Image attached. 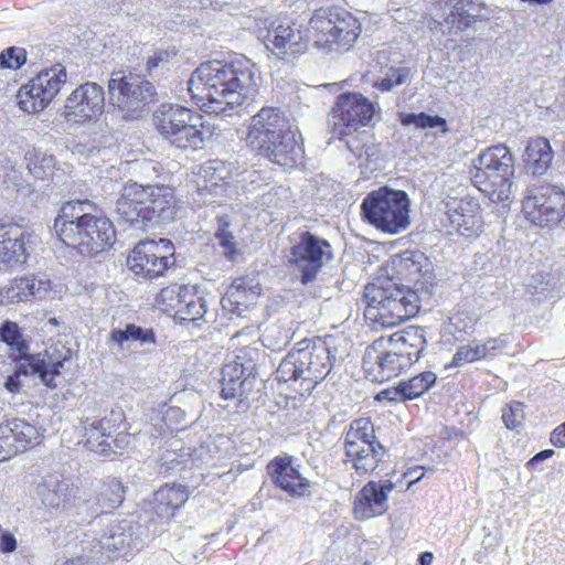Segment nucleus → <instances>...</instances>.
Here are the masks:
<instances>
[{
    "instance_id": "obj_1",
    "label": "nucleus",
    "mask_w": 565,
    "mask_h": 565,
    "mask_svg": "<svg viewBox=\"0 0 565 565\" xmlns=\"http://www.w3.org/2000/svg\"><path fill=\"white\" fill-rule=\"evenodd\" d=\"M398 276L413 282V289H405L391 278L367 284L364 288L366 302L364 316L391 328L402 324L416 316L422 296L430 297L436 286L431 262L419 250H405L393 260Z\"/></svg>"
},
{
    "instance_id": "obj_2",
    "label": "nucleus",
    "mask_w": 565,
    "mask_h": 565,
    "mask_svg": "<svg viewBox=\"0 0 565 565\" xmlns=\"http://www.w3.org/2000/svg\"><path fill=\"white\" fill-rule=\"evenodd\" d=\"M259 79L257 66L248 58L230 63L213 60L196 67L188 81V90L204 111L226 116L244 104L250 105Z\"/></svg>"
},
{
    "instance_id": "obj_3",
    "label": "nucleus",
    "mask_w": 565,
    "mask_h": 565,
    "mask_svg": "<svg viewBox=\"0 0 565 565\" xmlns=\"http://www.w3.org/2000/svg\"><path fill=\"white\" fill-rule=\"evenodd\" d=\"M116 213L120 223L138 231L150 223L170 222L175 214L174 191L167 185L126 190L116 202Z\"/></svg>"
},
{
    "instance_id": "obj_4",
    "label": "nucleus",
    "mask_w": 565,
    "mask_h": 565,
    "mask_svg": "<svg viewBox=\"0 0 565 565\" xmlns=\"http://www.w3.org/2000/svg\"><path fill=\"white\" fill-rule=\"evenodd\" d=\"M470 174L473 185L492 202H505L510 199L513 186L512 153L503 145L489 147L473 161Z\"/></svg>"
},
{
    "instance_id": "obj_5",
    "label": "nucleus",
    "mask_w": 565,
    "mask_h": 565,
    "mask_svg": "<svg viewBox=\"0 0 565 565\" xmlns=\"http://www.w3.org/2000/svg\"><path fill=\"white\" fill-rule=\"evenodd\" d=\"M409 212L408 194L387 186L371 191L361 203L363 221L390 235L399 234L409 226Z\"/></svg>"
},
{
    "instance_id": "obj_6",
    "label": "nucleus",
    "mask_w": 565,
    "mask_h": 565,
    "mask_svg": "<svg viewBox=\"0 0 565 565\" xmlns=\"http://www.w3.org/2000/svg\"><path fill=\"white\" fill-rule=\"evenodd\" d=\"M343 448L344 463L360 477L373 473L386 455V448L376 437L373 422L366 417L351 422Z\"/></svg>"
},
{
    "instance_id": "obj_7",
    "label": "nucleus",
    "mask_w": 565,
    "mask_h": 565,
    "mask_svg": "<svg viewBox=\"0 0 565 565\" xmlns=\"http://www.w3.org/2000/svg\"><path fill=\"white\" fill-rule=\"evenodd\" d=\"M108 94L110 105L121 118L132 120L139 118L145 107L154 100L156 88L141 75L119 70L111 73Z\"/></svg>"
},
{
    "instance_id": "obj_8",
    "label": "nucleus",
    "mask_w": 565,
    "mask_h": 565,
    "mask_svg": "<svg viewBox=\"0 0 565 565\" xmlns=\"http://www.w3.org/2000/svg\"><path fill=\"white\" fill-rule=\"evenodd\" d=\"M201 116L186 107L161 105L153 114V125L159 134L179 149H196L203 143Z\"/></svg>"
},
{
    "instance_id": "obj_9",
    "label": "nucleus",
    "mask_w": 565,
    "mask_h": 565,
    "mask_svg": "<svg viewBox=\"0 0 565 565\" xmlns=\"http://www.w3.org/2000/svg\"><path fill=\"white\" fill-rule=\"evenodd\" d=\"M332 259L333 250L327 239L309 231L294 234L288 262L302 285L315 281L323 266Z\"/></svg>"
},
{
    "instance_id": "obj_10",
    "label": "nucleus",
    "mask_w": 565,
    "mask_h": 565,
    "mask_svg": "<svg viewBox=\"0 0 565 565\" xmlns=\"http://www.w3.org/2000/svg\"><path fill=\"white\" fill-rule=\"evenodd\" d=\"M523 211L537 226H554L565 222V191L556 185L534 183L526 190Z\"/></svg>"
},
{
    "instance_id": "obj_11",
    "label": "nucleus",
    "mask_w": 565,
    "mask_h": 565,
    "mask_svg": "<svg viewBox=\"0 0 565 565\" xmlns=\"http://www.w3.org/2000/svg\"><path fill=\"white\" fill-rule=\"evenodd\" d=\"M375 105L361 93L340 94L331 108L332 135L338 139L352 136L361 127L370 125Z\"/></svg>"
},
{
    "instance_id": "obj_12",
    "label": "nucleus",
    "mask_w": 565,
    "mask_h": 565,
    "mask_svg": "<svg viewBox=\"0 0 565 565\" xmlns=\"http://www.w3.org/2000/svg\"><path fill=\"white\" fill-rule=\"evenodd\" d=\"M174 263V246L168 238L141 241L127 257V266L140 279L163 276Z\"/></svg>"
},
{
    "instance_id": "obj_13",
    "label": "nucleus",
    "mask_w": 565,
    "mask_h": 565,
    "mask_svg": "<svg viewBox=\"0 0 565 565\" xmlns=\"http://www.w3.org/2000/svg\"><path fill=\"white\" fill-rule=\"evenodd\" d=\"M66 78V70L61 64L40 72L20 87L17 95L20 108L26 113L43 110L60 92Z\"/></svg>"
},
{
    "instance_id": "obj_14",
    "label": "nucleus",
    "mask_w": 565,
    "mask_h": 565,
    "mask_svg": "<svg viewBox=\"0 0 565 565\" xmlns=\"http://www.w3.org/2000/svg\"><path fill=\"white\" fill-rule=\"evenodd\" d=\"M403 480H370L355 494L352 502V516L356 521H366L384 515L388 511V495Z\"/></svg>"
},
{
    "instance_id": "obj_15",
    "label": "nucleus",
    "mask_w": 565,
    "mask_h": 565,
    "mask_svg": "<svg viewBox=\"0 0 565 565\" xmlns=\"http://www.w3.org/2000/svg\"><path fill=\"white\" fill-rule=\"evenodd\" d=\"M265 46L278 58L291 61L308 49L307 34L289 20H275L267 28Z\"/></svg>"
},
{
    "instance_id": "obj_16",
    "label": "nucleus",
    "mask_w": 565,
    "mask_h": 565,
    "mask_svg": "<svg viewBox=\"0 0 565 565\" xmlns=\"http://www.w3.org/2000/svg\"><path fill=\"white\" fill-rule=\"evenodd\" d=\"M40 428L23 418L0 422V462L23 454L41 443Z\"/></svg>"
},
{
    "instance_id": "obj_17",
    "label": "nucleus",
    "mask_w": 565,
    "mask_h": 565,
    "mask_svg": "<svg viewBox=\"0 0 565 565\" xmlns=\"http://www.w3.org/2000/svg\"><path fill=\"white\" fill-rule=\"evenodd\" d=\"M104 88L94 82H86L75 88L64 105L66 120L86 122L97 119L104 111Z\"/></svg>"
},
{
    "instance_id": "obj_18",
    "label": "nucleus",
    "mask_w": 565,
    "mask_h": 565,
    "mask_svg": "<svg viewBox=\"0 0 565 565\" xmlns=\"http://www.w3.org/2000/svg\"><path fill=\"white\" fill-rule=\"evenodd\" d=\"M194 201L214 203L227 196L234 180L230 164L221 160H209L200 167Z\"/></svg>"
},
{
    "instance_id": "obj_19",
    "label": "nucleus",
    "mask_w": 565,
    "mask_h": 565,
    "mask_svg": "<svg viewBox=\"0 0 565 565\" xmlns=\"http://www.w3.org/2000/svg\"><path fill=\"white\" fill-rule=\"evenodd\" d=\"M96 205L89 200L65 202L58 212L53 230L58 239L72 247L82 231L87 230L88 220L96 212Z\"/></svg>"
},
{
    "instance_id": "obj_20",
    "label": "nucleus",
    "mask_w": 565,
    "mask_h": 565,
    "mask_svg": "<svg viewBox=\"0 0 565 565\" xmlns=\"http://www.w3.org/2000/svg\"><path fill=\"white\" fill-rule=\"evenodd\" d=\"M267 473L275 488L279 489L288 497L299 499L308 497L311 493V482L301 475L294 465V458L290 455L276 456L266 466Z\"/></svg>"
},
{
    "instance_id": "obj_21",
    "label": "nucleus",
    "mask_w": 565,
    "mask_h": 565,
    "mask_svg": "<svg viewBox=\"0 0 565 565\" xmlns=\"http://www.w3.org/2000/svg\"><path fill=\"white\" fill-rule=\"evenodd\" d=\"M88 223L87 230L81 232L72 246L83 256H94L104 252L113 245L116 237L111 221L102 215L97 207Z\"/></svg>"
},
{
    "instance_id": "obj_22",
    "label": "nucleus",
    "mask_w": 565,
    "mask_h": 565,
    "mask_svg": "<svg viewBox=\"0 0 565 565\" xmlns=\"http://www.w3.org/2000/svg\"><path fill=\"white\" fill-rule=\"evenodd\" d=\"M243 356L236 355L232 362L224 364L221 379V397L225 401L247 399L253 392L257 377L253 369L246 366Z\"/></svg>"
},
{
    "instance_id": "obj_23",
    "label": "nucleus",
    "mask_w": 565,
    "mask_h": 565,
    "mask_svg": "<svg viewBox=\"0 0 565 565\" xmlns=\"http://www.w3.org/2000/svg\"><path fill=\"white\" fill-rule=\"evenodd\" d=\"M40 355H18L17 369L14 373L7 377L4 387L10 393H19L21 388V375H36L42 383L50 387L55 388V379L61 375L60 367L62 362L47 364L39 359Z\"/></svg>"
},
{
    "instance_id": "obj_24",
    "label": "nucleus",
    "mask_w": 565,
    "mask_h": 565,
    "mask_svg": "<svg viewBox=\"0 0 565 565\" xmlns=\"http://www.w3.org/2000/svg\"><path fill=\"white\" fill-rule=\"evenodd\" d=\"M287 128H290L289 120L278 108L264 107L252 117L246 137L247 145L253 150L264 147L270 138L279 137Z\"/></svg>"
},
{
    "instance_id": "obj_25",
    "label": "nucleus",
    "mask_w": 565,
    "mask_h": 565,
    "mask_svg": "<svg viewBox=\"0 0 565 565\" xmlns=\"http://www.w3.org/2000/svg\"><path fill=\"white\" fill-rule=\"evenodd\" d=\"M103 424L100 428L105 431L104 436L110 449L107 459L116 460L128 455L134 449V436L129 431L125 413L111 409L103 417Z\"/></svg>"
},
{
    "instance_id": "obj_26",
    "label": "nucleus",
    "mask_w": 565,
    "mask_h": 565,
    "mask_svg": "<svg viewBox=\"0 0 565 565\" xmlns=\"http://www.w3.org/2000/svg\"><path fill=\"white\" fill-rule=\"evenodd\" d=\"M190 498L189 487L177 483L167 482L154 491L152 498V511L157 519L161 522L172 521L178 512L185 505Z\"/></svg>"
},
{
    "instance_id": "obj_27",
    "label": "nucleus",
    "mask_w": 565,
    "mask_h": 565,
    "mask_svg": "<svg viewBox=\"0 0 565 565\" xmlns=\"http://www.w3.org/2000/svg\"><path fill=\"white\" fill-rule=\"evenodd\" d=\"M446 215L451 226L461 235L470 236L482 232L480 205L470 198L448 202Z\"/></svg>"
},
{
    "instance_id": "obj_28",
    "label": "nucleus",
    "mask_w": 565,
    "mask_h": 565,
    "mask_svg": "<svg viewBox=\"0 0 565 565\" xmlns=\"http://www.w3.org/2000/svg\"><path fill=\"white\" fill-rule=\"evenodd\" d=\"M29 236L28 232L18 224L0 225V269L25 263V242Z\"/></svg>"
},
{
    "instance_id": "obj_29",
    "label": "nucleus",
    "mask_w": 565,
    "mask_h": 565,
    "mask_svg": "<svg viewBox=\"0 0 565 565\" xmlns=\"http://www.w3.org/2000/svg\"><path fill=\"white\" fill-rule=\"evenodd\" d=\"M254 150L269 161L285 167L296 164L302 154L301 147L297 143L295 134L290 128L279 134V137L270 138L264 147H257Z\"/></svg>"
},
{
    "instance_id": "obj_30",
    "label": "nucleus",
    "mask_w": 565,
    "mask_h": 565,
    "mask_svg": "<svg viewBox=\"0 0 565 565\" xmlns=\"http://www.w3.org/2000/svg\"><path fill=\"white\" fill-rule=\"evenodd\" d=\"M437 381L434 372L425 371L408 380L401 381L396 386L387 387L376 395L380 402H406L424 395Z\"/></svg>"
},
{
    "instance_id": "obj_31",
    "label": "nucleus",
    "mask_w": 565,
    "mask_h": 565,
    "mask_svg": "<svg viewBox=\"0 0 565 565\" xmlns=\"http://www.w3.org/2000/svg\"><path fill=\"white\" fill-rule=\"evenodd\" d=\"M51 288L50 280L35 276L15 278L0 290V303L9 305L42 299Z\"/></svg>"
},
{
    "instance_id": "obj_32",
    "label": "nucleus",
    "mask_w": 565,
    "mask_h": 565,
    "mask_svg": "<svg viewBox=\"0 0 565 565\" xmlns=\"http://www.w3.org/2000/svg\"><path fill=\"white\" fill-rule=\"evenodd\" d=\"M252 282L253 280L247 277L234 279L221 299L222 307L241 316L260 294L259 286Z\"/></svg>"
},
{
    "instance_id": "obj_33",
    "label": "nucleus",
    "mask_w": 565,
    "mask_h": 565,
    "mask_svg": "<svg viewBox=\"0 0 565 565\" xmlns=\"http://www.w3.org/2000/svg\"><path fill=\"white\" fill-rule=\"evenodd\" d=\"M446 7L449 13L444 23L449 29L465 30L481 18L483 6L477 0H447Z\"/></svg>"
},
{
    "instance_id": "obj_34",
    "label": "nucleus",
    "mask_w": 565,
    "mask_h": 565,
    "mask_svg": "<svg viewBox=\"0 0 565 565\" xmlns=\"http://www.w3.org/2000/svg\"><path fill=\"white\" fill-rule=\"evenodd\" d=\"M108 341L111 350H132L138 347L153 344L156 335L151 328L128 323L125 329H114Z\"/></svg>"
},
{
    "instance_id": "obj_35",
    "label": "nucleus",
    "mask_w": 565,
    "mask_h": 565,
    "mask_svg": "<svg viewBox=\"0 0 565 565\" xmlns=\"http://www.w3.org/2000/svg\"><path fill=\"white\" fill-rule=\"evenodd\" d=\"M402 355H365L362 367L365 377L374 383H383L398 376L404 365L399 362Z\"/></svg>"
},
{
    "instance_id": "obj_36",
    "label": "nucleus",
    "mask_w": 565,
    "mask_h": 565,
    "mask_svg": "<svg viewBox=\"0 0 565 565\" xmlns=\"http://www.w3.org/2000/svg\"><path fill=\"white\" fill-rule=\"evenodd\" d=\"M302 358L301 397L309 395L331 370V355H302Z\"/></svg>"
},
{
    "instance_id": "obj_37",
    "label": "nucleus",
    "mask_w": 565,
    "mask_h": 565,
    "mask_svg": "<svg viewBox=\"0 0 565 565\" xmlns=\"http://www.w3.org/2000/svg\"><path fill=\"white\" fill-rule=\"evenodd\" d=\"M339 8H320L316 10L309 20L308 31L316 39L317 45L332 49V35L339 15Z\"/></svg>"
},
{
    "instance_id": "obj_38",
    "label": "nucleus",
    "mask_w": 565,
    "mask_h": 565,
    "mask_svg": "<svg viewBox=\"0 0 565 565\" xmlns=\"http://www.w3.org/2000/svg\"><path fill=\"white\" fill-rule=\"evenodd\" d=\"M524 156L527 170L534 175H541L550 168L554 152L547 139L537 137L527 142Z\"/></svg>"
},
{
    "instance_id": "obj_39",
    "label": "nucleus",
    "mask_w": 565,
    "mask_h": 565,
    "mask_svg": "<svg viewBox=\"0 0 565 565\" xmlns=\"http://www.w3.org/2000/svg\"><path fill=\"white\" fill-rule=\"evenodd\" d=\"M361 33L359 20L349 11L340 9L332 35V45L348 50Z\"/></svg>"
},
{
    "instance_id": "obj_40",
    "label": "nucleus",
    "mask_w": 565,
    "mask_h": 565,
    "mask_svg": "<svg viewBox=\"0 0 565 565\" xmlns=\"http://www.w3.org/2000/svg\"><path fill=\"white\" fill-rule=\"evenodd\" d=\"M102 426H104L103 417L92 422H84L83 434L79 444L88 451L107 458L110 449L104 436L105 431H103L100 428Z\"/></svg>"
},
{
    "instance_id": "obj_41",
    "label": "nucleus",
    "mask_w": 565,
    "mask_h": 565,
    "mask_svg": "<svg viewBox=\"0 0 565 565\" xmlns=\"http://www.w3.org/2000/svg\"><path fill=\"white\" fill-rule=\"evenodd\" d=\"M126 488L118 478L105 480L97 494V503L103 512H111L125 500Z\"/></svg>"
},
{
    "instance_id": "obj_42",
    "label": "nucleus",
    "mask_w": 565,
    "mask_h": 565,
    "mask_svg": "<svg viewBox=\"0 0 565 565\" xmlns=\"http://www.w3.org/2000/svg\"><path fill=\"white\" fill-rule=\"evenodd\" d=\"M0 340L18 353H28L29 341L18 323L6 320L0 326Z\"/></svg>"
},
{
    "instance_id": "obj_43",
    "label": "nucleus",
    "mask_w": 565,
    "mask_h": 565,
    "mask_svg": "<svg viewBox=\"0 0 565 565\" xmlns=\"http://www.w3.org/2000/svg\"><path fill=\"white\" fill-rule=\"evenodd\" d=\"M29 171L38 179L47 180L53 177L55 158L45 152L34 151L26 157Z\"/></svg>"
},
{
    "instance_id": "obj_44",
    "label": "nucleus",
    "mask_w": 565,
    "mask_h": 565,
    "mask_svg": "<svg viewBox=\"0 0 565 565\" xmlns=\"http://www.w3.org/2000/svg\"><path fill=\"white\" fill-rule=\"evenodd\" d=\"M399 121L403 126L414 125L416 128H440L443 132L448 130L446 119L440 116H431L426 113H401Z\"/></svg>"
},
{
    "instance_id": "obj_45",
    "label": "nucleus",
    "mask_w": 565,
    "mask_h": 565,
    "mask_svg": "<svg viewBox=\"0 0 565 565\" xmlns=\"http://www.w3.org/2000/svg\"><path fill=\"white\" fill-rule=\"evenodd\" d=\"M301 361V355H285L276 370L277 380L279 382L295 381L300 384L302 381ZM298 390L300 391V387Z\"/></svg>"
},
{
    "instance_id": "obj_46",
    "label": "nucleus",
    "mask_w": 565,
    "mask_h": 565,
    "mask_svg": "<svg viewBox=\"0 0 565 565\" xmlns=\"http://www.w3.org/2000/svg\"><path fill=\"white\" fill-rule=\"evenodd\" d=\"M206 312L205 300L200 297L195 291L188 296V302L179 310V320L195 321L203 318Z\"/></svg>"
},
{
    "instance_id": "obj_47",
    "label": "nucleus",
    "mask_w": 565,
    "mask_h": 565,
    "mask_svg": "<svg viewBox=\"0 0 565 565\" xmlns=\"http://www.w3.org/2000/svg\"><path fill=\"white\" fill-rule=\"evenodd\" d=\"M215 239L217 241L218 247L222 248L223 255L228 259H233L237 250L234 236L228 231V223L225 221V217L218 218V228L215 233Z\"/></svg>"
},
{
    "instance_id": "obj_48",
    "label": "nucleus",
    "mask_w": 565,
    "mask_h": 565,
    "mask_svg": "<svg viewBox=\"0 0 565 565\" xmlns=\"http://www.w3.org/2000/svg\"><path fill=\"white\" fill-rule=\"evenodd\" d=\"M409 75L407 67L390 68L384 78L374 83V87L381 92H390L393 87L406 83Z\"/></svg>"
},
{
    "instance_id": "obj_49",
    "label": "nucleus",
    "mask_w": 565,
    "mask_h": 565,
    "mask_svg": "<svg viewBox=\"0 0 565 565\" xmlns=\"http://www.w3.org/2000/svg\"><path fill=\"white\" fill-rule=\"evenodd\" d=\"M524 407V403L518 401L505 405L502 409V420L508 429L512 430L522 426L525 419Z\"/></svg>"
},
{
    "instance_id": "obj_50",
    "label": "nucleus",
    "mask_w": 565,
    "mask_h": 565,
    "mask_svg": "<svg viewBox=\"0 0 565 565\" xmlns=\"http://www.w3.org/2000/svg\"><path fill=\"white\" fill-rule=\"evenodd\" d=\"M183 286L184 285L173 284L162 288L157 297L158 303L164 306L166 311L175 309L180 301Z\"/></svg>"
},
{
    "instance_id": "obj_51",
    "label": "nucleus",
    "mask_w": 565,
    "mask_h": 565,
    "mask_svg": "<svg viewBox=\"0 0 565 565\" xmlns=\"http://www.w3.org/2000/svg\"><path fill=\"white\" fill-rule=\"evenodd\" d=\"M25 51L20 47H9L0 54V67L17 70L25 63Z\"/></svg>"
},
{
    "instance_id": "obj_52",
    "label": "nucleus",
    "mask_w": 565,
    "mask_h": 565,
    "mask_svg": "<svg viewBox=\"0 0 565 565\" xmlns=\"http://www.w3.org/2000/svg\"><path fill=\"white\" fill-rule=\"evenodd\" d=\"M331 338H312V339H303L297 343L295 349L296 353H312L313 351H326V353H331L330 348L328 347V341Z\"/></svg>"
},
{
    "instance_id": "obj_53",
    "label": "nucleus",
    "mask_w": 565,
    "mask_h": 565,
    "mask_svg": "<svg viewBox=\"0 0 565 565\" xmlns=\"http://www.w3.org/2000/svg\"><path fill=\"white\" fill-rule=\"evenodd\" d=\"M504 349H507V337H500L489 339L487 342L482 344L476 343L475 345H470L465 353H490L491 351Z\"/></svg>"
},
{
    "instance_id": "obj_54",
    "label": "nucleus",
    "mask_w": 565,
    "mask_h": 565,
    "mask_svg": "<svg viewBox=\"0 0 565 565\" xmlns=\"http://www.w3.org/2000/svg\"><path fill=\"white\" fill-rule=\"evenodd\" d=\"M171 54L166 50H159L147 60V71L151 74L158 67H164L170 61Z\"/></svg>"
},
{
    "instance_id": "obj_55",
    "label": "nucleus",
    "mask_w": 565,
    "mask_h": 565,
    "mask_svg": "<svg viewBox=\"0 0 565 565\" xmlns=\"http://www.w3.org/2000/svg\"><path fill=\"white\" fill-rule=\"evenodd\" d=\"M354 141H355V138H353L352 140H348L347 147L358 158L365 156L367 159H370V158L376 156V148L374 145H372V146L363 145L362 147H359L358 145H354Z\"/></svg>"
},
{
    "instance_id": "obj_56",
    "label": "nucleus",
    "mask_w": 565,
    "mask_h": 565,
    "mask_svg": "<svg viewBox=\"0 0 565 565\" xmlns=\"http://www.w3.org/2000/svg\"><path fill=\"white\" fill-rule=\"evenodd\" d=\"M256 335V331L253 328H245L236 332L235 335L232 337L231 341L235 349L243 350L247 347V338H254Z\"/></svg>"
},
{
    "instance_id": "obj_57",
    "label": "nucleus",
    "mask_w": 565,
    "mask_h": 565,
    "mask_svg": "<svg viewBox=\"0 0 565 565\" xmlns=\"http://www.w3.org/2000/svg\"><path fill=\"white\" fill-rule=\"evenodd\" d=\"M17 548V540L14 535L8 531H1L0 551L2 553H11Z\"/></svg>"
},
{
    "instance_id": "obj_58",
    "label": "nucleus",
    "mask_w": 565,
    "mask_h": 565,
    "mask_svg": "<svg viewBox=\"0 0 565 565\" xmlns=\"http://www.w3.org/2000/svg\"><path fill=\"white\" fill-rule=\"evenodd\" d=\"M417 471V468L415 469H409L407 471H405L404 473L401 475L399 478H397L396 480H403V487H398L402 491H407L414 483H416L417 481H419L424 473H420L419 476L415 477V475H413L414 472Z\"/></svg>"
},
{
    "instance_id": "obj_59",
    "label": "nucleus",
    "mask_w": 565,
    "mask_h": 565,
    "mask_svg": "<svg viewBox=\"0 0 565 565\" xmlns=\"http://www.w3.org/2000/svg\"><path fill=\"white\" fill-rule=\"evenodd\" d=\"M550 441L557 448L565 447V423L554 428V430L551 433Z\"/></svg>"
},
{
    "instance_id": "obj_60",
    "label": "nucleus",
    "mask_w": 565,
    "mask_h": 565,
    "mask_svg": "<svg viewBox=\"0 0 565 565\" xmlns=\"http://www.w3.org/2000/svg\"><path fill=\"white\" fill-rule=\"evenodd\" d=\"M555 451L553 449H544L536 455H534L526 463L527 468H533L539 462L550 459L554 456Z\"/></svg>"
},
{
    "instance_id": "obj_61",
    "label": "nucleus",
    "mask_w": 565,
    "mask_h": 565,
    "mask_svg": "<svg viewBox=\"0 0 565 565\" xmlns=\"http://www.w3.org/2000/svg\"><path fill=\"white\" fill-rule=\"evenodd\" d=\"M193 292H194V289L192 287H189L185 285L183 286L180 301L178 302V306L175 307V309L171 310L174 312L175 318L179 317V310H181L182 307H184L185 302H188V296L192 295Z\"/></svg>"
},
{
    "instance_id": "obj_62",
    "label": "nucleus",
    "mask_w": 565,
    "mask_h": 565,
    "mask_svg": "<svg viewBox=\"0 0 565 565\" xmlns=\"http://www.w3.org/2000/svg\"><path fill=\"white\" fill-rule=\"evenodd\" d=\"M476 360H477L476 356H472V358L468 359V355H454L452 361L449 364H446L445 367L449 369V367H452V366H460V365H462L465 363H472Z\"/></svg>"
},
{
    "instance_id": "obj_63",
    "label": "nucleus",
    "mask_w": 565,
    "mask_h": 565,
    "mask_svg": "<svg viewBox=\"0 0 565 565\" xmlns=\"http://www.w3.org/2000/svg\"><path fill=\"white\" fill-rule=\"evenodd\" d=\"M434 555L431 552H423L419 555L420 565H430L433 563Z\"/></svg>"
},
{
    "instance_id": "obj_64",
    "label": "nucleus",
    "mask_w": 565,
    "mask_h": 565,
    "mask_svg": "<svg viewBox=\"0 0 565 565\" xmlns=\"http://www.w3.org/2000/svg\"><path fill=\"white\" fill-rule=\"evenodd\" d=\"M202 6H211L213 8H221L226 3V0H198Z\"/></svg>"
}]
</instances>
